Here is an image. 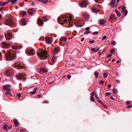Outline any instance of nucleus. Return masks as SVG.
Returning <instances> with one entry per match:
<instances>
[{
	"mask_svg": "<svg viewBox=\"0 0 132 132\" xmlns=\"http://www.w3.org/2000/svg\"><path fill=\"white\" fill-rule=\"evenodd\" d=\"M58 21L61 24L69 23L70 25L71 23H72L77 27H81L82 26L79 22L77 20H72L71 16L70 15L60 17L58 19Z\"/></svg>",
	"mask_w": 132,
	"mask_h": 132,
	"instance_id": "obj_1",
	"label": "nucleus"
},
{
	"mask_svg": "<svg viewBox=\"0 0 132 132\" xmlns=\"http://www.w3.org/2000/svg\"><path fill=\"white\" fill-rule=\"evenodd\" d=\"M5 58L6 61H11L15 59L16 58V54L12 52L7 51L5 55Z\"/></svg>",
	"mask_w": 132,
	"mask_h": 132,
	"instance_id": "obj_2",
	"label": "nucleus"
},
{
	"mask_svg": "<svg viewBox=\"0 0 132 132\" xmlns=\"http://www.w3.org/2000/svg\"><path fill=\"white\" fill-rule=\"evenodd\" d=\"M47 53L46 51L41 50L40 52H38L37 55L39 57H41V59L44 60L47 57Z\"/></svg>",
	"mask_w": 132,
	"mask_h": 132,
	"instance_id": "obj_3",
	"label": "nucleus"
},
{
	"mask_svg": "<svg viewBox=\"0 0 132 132\" xmlns=\"http://www.w3.org/2000/svg\"><path fill=\"white\" fill-rule=\"evenodd\" d=\"M6 24L10 26H15V23L11 19H9L5 21Z\"/></svg>",
	"mask_w": 132,
	"mask_h": 132,
	"instance_id": "obj_4",
	"label": "nucleus"
},
{
	"mask_svg": "<svg viewBox=\"0 0 132 132\" xmlns=\"http://www.w3.org/2000/svg\"><path fill=\"white\" fill-rule=\"evenodd\" d=\"M14 67L20 69H26V67L24 66L23 63L21 62H18L16 63Z\"/></svg>",
	"mask_w": 132,
	"mask_h": 132,
	"instance_id": "obj_5",
	"label": "nucleus"
},
{
	"mask_svg": "<svg viewBox=\"0 0 132 132\" xmlns=\"http://www.w3.org/2000/svg\"><path fill=\"white\" fill-rule=\"evenodd\" d=\"M4 36L6 39L7 40H11L12 37V34L10 32L7 31L5 32Z\"/></svg>",
	"mask_w": 132,
	"mask_h": 132,
	"instance_id": "obj_6",
	"label": "nucleus"
},
{
	"mask_svg": "<svg viewBox=\"0 0 132 132\" xmlns=\"http://www.w3.org/2000/svg\"><path fill=\"white\" fill-rule=\"evenodd\" d=\"M26 53L27 55L31 56L34 55L35 54V52L33 49L30 50L27 49L26 50Z\"/></svg>",
	"mask_w": 132,
	"mask_h": 132,
	"instance_id": "obj_7",
	"label": "nucleus"
},
{
	"mask_svg": "<svg viewBox=\"0 0 132 132\" xmlns=\"http://www.w3.org/2000/svg\"><path fill=\"white\" fill-rule=\"evenodd\" d=\"M25 75L24 74H20L19 75H16V77L19 80H20L22 79H24L25 78Z\"/></svg>",
	"mask_w": 132,
	"mask_h": 132,
	"instance_id": "obj_8",
	"label": "nucleus"
},
{
	"mask_svg": "<svg viewBox=\"0 0 132 132\" xmlns=\"http://www.w3.org/2000/svg\"><path fill=\"white\" fill-rule=\"evenodd\" d=\"M0 46L3 48H8L10 47V45L9 43H6L4 42H2L0 44Z\"/></svg>",
	"mask_w": 132,
	"mask_h": 132,
	"instance_id": "obj_9",
	"label": "nucleus"
},
{
	"mask_svg": "<svg viewBox=\"0 0 132 132\" xmlns=\"http://www.w3.org/2000/svg\"><path fill=\"white\" fill-rule=\"evenodd\" d=\"M51 59H50V61L49 60H48V62L49 64L50 65H53V63L55 62L56 59V57L54 56H52Z\"/></svg>",
	"mask_w": 132,
	"mask_h": 132,
	"instance_id": "obj_10",
	"label": "nucleus"
},
{
	"mask_svg": "<svg viewBox=\"0 0 132 132\" xmlns=\"http://www.w3.org/2000/svg\"><path fill=\"white\" fill-rule=\"evenodd\" d=\"M11 86L10 85H4L3 86V89L4 90H5L8 92H10L11 91V89L9 88Z\"/></svg>",
	"mask_w": 132,
	"mask_h": 132,
	"instance_id": "obj_11",
	"label": "nucleus"
},
{
	"mask_svg": "<svg viewBox=\"0 0 132 132\" xmlns=\"http://www.w3.org/2000/svg\"><path fill=\"white\" fill-rule=\"evenodd\" d=\"M2 128L4 130L6 131H8L9 130L11 129V127L8 126L6 124L4 123L2 125Z\"/></svg>",
	"mask_w": 132,
	"mask_h": 132,
	"instance_id": "obj_12",
	"label": "nucleus"
},
{
	"mask_svg": "<svg viewBox=\"0 0 132 132\" xmlns=\"http://www.w3.org/2000/svg\"><path fill=\"white\" fill-rule=\"evenodd\" d=\"M46 43L48 44H51L52 42V38L51 37L46 36L45 37Z\"/></svg>",
	"mask_w": 132,
	"mask_h": 132,
	"instance_id": "obj_13",
	"label": "nucleus"
},
{
	"mask_svg": "<svg viewBox=\"0 0 132 132\" xmlns=\"http://www.w3.org/2000/svg\"><path fill=\"white\" fill-rule=\"evenodd\" d=\"M13 72L12 70L7 69L5 72V75L6 76H10L13 73Z\"/></svg>",
	"mask_w": 132,
	"mask_h": 132,
	"instance_id": "obj_14",
	"label": "nucleus"
},
{
	"mask_svg": "<svg viewBox=\"0 0 132 132\" xmlns=\"http://www.w3.org/2000/svg\"><path fill=\"white\" fill-rule=\"evenodd\" d=\"M125 7L123 6L122 7L121 9L122 12L125 14V16H126L128 13V11L125 9Z\"/></svg>",
	"mask_w": 132,
	"mask_h": 132,
	"instance_id": "obj_15",
	"label": "nucleus"
},
{
	"mask_svg": "<svg viewBox=\"0 0 132 132\" xmlns=\"http://www.w3.org/2000/svg\"><path fill=\"white\" fill-rule=\"evenodd\" d=\"M26 21L24 19H23L21 20L20 23V24L21 25L24 26L26 25Z\"/></svg>",
	"mask_w": 132,
	"mask_h": 132,
	"instance_id": "obj_16",
	"label": "nucleus"
},
{
	"mask_svg": "<svg viewBox=\"0 0 132 132\" xmlns=\"http://www.w3.org/2000/svg\"><path fill=\"white\" fill-rule=\"evenodd\" d=\"M88 2L87 0H83V7H86L87 6Z\"/></svg>",
	"mask_w": 132,
	"mask_h": 132,
	"instance_id": "obj_17",
	"label": "nucleus"
},
{
	"mask_svg": "<svg viewBox=\"0 0 132 132\" xmlns=\"http://www.w3.org/2000/svg\"><path fill=\"white\" fill-rule=\"evenodd\" d=\"M100 50L99 48H97L96 49L95 48H92L91 49V51L93 52H98Z\"/></svg>",
	"mask_w": 132,
	"mask_h": 132,
	"instance_id": "obj_18",
	"label": "nucleus"
},
{
	"mask_svg": "<svg viewBox=\"0 0 132 132\" xmlns=\"http://www.w3.org/2000/svg\"><path fill=\"white\" fill-rule=\"evenodd\" d=\"M38 22L39 25H41L44 23L42 20L40 18H39L38 19Z\"/></svg>",
	"mask_w": 132,
	"mask_h": 132,
	"instance_id": "obj_19",
	"label": "nucleus"
},
{
	"mask_svg": "<svg viewBox=\"0 0 132 132\" xmlns=\"http://www.w3.org/2000/svg\"><path fill=\"white\" fill-rule=\"evenodd\" d=\"M29 14H32L34 12L33 9L32 8L29 9L27 10Z\"/></svg>",
	"mask_w": 132,
	"mask_h": 132,
	"instance_id": "obj_20",
	"label": "nucleus"
},
{
	"mask_svg": "<svg viewBox=\"0 0 132 132\" xmlns=\"http://www.w3.org/2000/svg\"><path fill=\"white\" fill-rule=\"evenodd\" d=\"M40 71L42 72H47L48 70H47L44 68H41L40 69Z\"/></svg>",
	"mask_w": 132,
	"mask_h": 132,
	"instance_id": "obj_21",
	"label": "nucleus"
},
{
	"mask_svg": "<svg viewBox=\"0 0 132 132\" xmlns=\"http://www.w3.org/2000/svg\"><path fill=\"white\" fill-rule=\"evenodd\" d=\"M115 12L117 14V16L118 17L120 16L121 15V13L118 11L117 10H115Z\"/></svg>",
	"mask_w": 132,
	"mask_h": 132,
	"instance_id": "obj_22",
	"label": "nucleus"
},
{
	"mask_svg": "<svg viewBox=\"0 0 132 132\" xmlns=\"http://www.w3.org/2000/svg\"><path fill=\"white\" fill-rule=\"evenodd\" d=\"M83 17L86 19H88L89 18V15L87 13H84L83 14Z\"/></svg>",
	"mask_w": 132,
	"mask_h": 132,
	"instance_id": "obj_23",
	"label": "nucleus"
},
{
	"mask_svg": "<svg viewBox=\"0 0 132 132\" xmlns=\"http://www.w3.org/2000/svg\"><path fill=\"white\" fill-rule=\"evenodd\" d=\"M106 22V21L104 20H102L100 21V23L101 25H104L105 24V23Z\"/></svg>",
	"mask_w": 132,
	"mask_h": 132,
	"instance_id": "obj_24",
	"label": "nucleus"
},
{
	"mask_svg": "<svg viewBox=\"0 0 132 132\" xmlns=\"http://www.w3.org/2000/svg\"><path fill=\"white\" fill-rule=\"evenodd\" d=\"M14 122L15 125V127H16L18 126L19 123L18 121L16 120H14Z\"/></svg>",
	"mask_w": 132,
	"mask_h": 132,
	"instance_id": "obj_25",
	"label": "nucleus"
},
{
	"mask_svg": "<svg viewBox=\"0 0 132 132\" xmlns=\"http://www.w3.org/2000/svg\"><path fill=\"white\" fill-rule=\"evenodd\" d=\"M37 89V87L35 88L32 91L30 92V93L32 94H34L36 92V91Z\"/></svg>",
	"mask_w": 132,
	"mask_h": 132,
	"instance_id": "obj_26",
	"label": "nucleus"
},
{
	"mask_svg": "<svg viewBox=\"0 0 132 132\" xmlns=\"http://www.w3.org/2000/svg\"><path fill=\"white\" fill-rule=\"evenodd\" d=\"M7 3V2H3L0 1V6H4Z\"/></svg>",
	"mask_w": 132,
	"mask_h": 132,
	"instance_id": "obj_27",
	"label": "nucleus"
},
{
	"mask_svg": "<svg viewBox=\"0 0 132 132\" xmlns=\"http://www.w3.org/2000/svg\"><path fill=\"white\" fill-rule=\"evenodd\" d=\"M59 47L55 48L54 49L55 53H57L59 52Z\"/></svg>",
	"mask_w": 132,
	"mask_h": 132,
	"instance_id": "obj_28",
	"label": "nucleus"
},
{
	"mask_svg": "<svg viewBox=\"0 0 132 132\" xmlns=\"http://www.w3.org/2000/svg\"><path fill=\"white\" fill-rule=\"evenodd\" d=\"M38 1L39 2H40L43 3L44 4H46L48 2V0H38Z\"/></svg>",
	"mask_w": 132,
	"mask_h": 132,
	"instance_id": "obj_29",
	"label": "nucleus"
},
{
	"mask_svg": "<svg viewBox=\"0 0 132 132\" xmlns=\"http://www.w3.org/2000/svg\"><path fill=\"white\" fill-rule=\"evenodd\" d=\"M99 74V73L97 71H95L94 73V75L95 76V78L98 77Z\"/></svg>",
	"mask_w": 132,
	"mask_h": 132,
	"instance_id": "obj_30",
	"label": "nucleus"
},
{
	"mask_svg": "<svg viewBox=\"0 0 132 132\" xmlns=\"http://www.w3.org/2000/svg\"><path fill=\"white\" fill-rule=\"evenodd\" d=\"M65 42H63V41H61V40H60L59 45L60 46H63L64 45V43Z\"/></svg>",
	"mask_w": 132,
	"mask_h": 132,
	"instance_id": "obj_31",
	"label": "nucleus"
},
{
	"mask_svg": "<svg viewBox=\"0 0 132 132\" xmlns=\"http://www.w3.org/2000/svg\"><path fill=\"white\" fill-rule=\"evenodd\" d=\"M115 17V15L113 14H112L110 16L109 18V20H111L113 19V18Z\"/></svg>",
	"mask_w": 132,
	"mask_h": 132,
	"instance_id": "obj_32",
	"label": "nucleus"
},
{
	"mask_svg": "<svg viewBox=\"0 0 132 132\" xmlns=\"http://www.w3.org/2000/svg\"><path fill=\"white\" fill-rule=\"evenodd\" d=\"M67 38H66L64 37H63L61 38L60 39V40H61V41H63V42H65L66 40V39H67Z\"/></svg>",
	"mask_w": 132,
	"mask_h": 132,
	"instance_id": "obj_33",
	"label": "nucleus"
},
{
	"mask_svg": "<svg viewBox=\"0 0 132 132\" xmlns=\"http://www.w3.org/2000/svg\"><path fill=\"white\" fill-rule=\"evenodd\" d=\"M112 91L113 92V93L114 94H116L118 93V90L117 89H112Z\"/></svg>",
	"mask_w": 132,
	"mask_h": 132,
	"instance_id": "obj_34",
	"label": "nucleus"
},
{
	"mask_svg": "<svg viewBox=\"0 0 132 132\" xmlns=\"http://www.w3.org/2000/svg\"><path fill=\"white\" fill-rule=\"evenodd\" d=\"M26 13V12L24 11H21L20 12V14H21V15H25Z\"/></svg>",
	"mask_w": 132,
	"mask_h": 132,
	"instance_id": "obj_35",
	"label": "nucleus"
},
{
	"mask_svg": "<svg viewBox=\"0 0 132 132\" xmlns=\"http://www.w3.org/2000/svg\"><path fill=\"white\" fill-rule=\"evenodd\" d=\"M115 2V0H112V1L110 2V5H113L114 4Z\"/></svg>",
	"mask_w": 132,
	"mask_h": 132,
	"instance_id": "obj_36",
	"label": "nucleus"
},
{
	"mask_svg": "<svg viewBox=\"0 0 132 132\" xmlns=\"http://www.w3.org/2000/svg\"><path fill=\"white\" fill-rule=\"evenodd\" d=\"M17 1V0H10V2L12 3V4L15 3Z\"/></svg>",
	"mask_w": 132,
	"mask_h": 132,
	"instance_id": "obj_37",
	"label": "nucleus"
},
{
	"mask_svg": "<svg viewBox=\"0 0 132 132\" xmlns=\"http://www.w3.org/2000/svg\"><path fill=\"white\" fill-rule=\"evenodd\" d=\"M90 99L91 101L93 102H94L95 100V99L94 97L93 96H91L90 97Z\"/></svg>",
	"mask_w": 132,
	"mask_h": 132,
	"instance_id": "obj_38",
	"label": "nucleus"
},
{
	"mask_svg": "<svg viewBox=\"0 0 132 132\" xmlns=\"http://www.w3.org/2000/svg\"><path fill=\"white\" fill-rule=\"evenodd\" d=\"M12 48L14 50L17 49H18L17 46L14 45L12 46Z\"/></svg>",
	"mask_w": 132,
	"mask_h": 132,
	"instance_id": "obj_39",
	"label": "nucleus"
},
{
	"mask_svg": "<svg viewBox=\"0 0 132 132\" xmlns=\"http://www.w3.org/2000/svg\"><path fill=\"white\" fill-rule=\"evenodd\" d=\"M115 52V50L113 49H111L110 51V52L111 54Z\"/></svg>",
	"mask_w": 132,
	"mask_h": 132,
	"instance_id": "obj_40",
	"label": "nucleus"
},
{
	"mask_svg": "<svg viewBox=\"0 0 132 132\" xmlns=\"http://www.w3.org/2000/svg\"><path fill=\"white\" fill-rule=\"evenodd\" d=\"M43 19L44 21L45 22H46L47 20L46 16H44L43 17Z\"/></svg>",
	"mask_w": 132,
	"mask_h": 132,
	"instance_id": "obj_41",
	"label": "nucleus"
},
{
	"mask_svg": "<svg viewBox=\"0 0 132 132\" xmlns=\"http://www.w3.org/2000/svg\"><path fill=\"white\" fill-rule=\"evenodd\" d=\"M116 42L115 41H112V42L111 44L113 46L115 45L116 44Z\"/></svg>",
	"mask_w": 132,
	"mask_h": 132,
	"instance_id": "obj_42",
	"label": "nucleus"
},
{
	"mask_svg": "<svg viewBox=\"0 0 132 132\" xmlns=\"http://www.w3.org/2000/svg\"><path fill=\"white\" fill-rule=\"evenodd\" d=\"M108 75V74L107 73H105L103 75L104 77V78H106Z\"/></svg>",
	"mask_w": 132,
	"mask_h": 132,
	"instance_id": "obj_43",
	"label": "nucleus"
},
{
	"mask_svg": "<svg viewBox=\"0 0 132 132\" xmlns=\"http://www.w3.org/2000/svg\"><path fill=\"white\" fill-rule=\"evenodd\" d=\"M91 33V32L90 31H86L84 32V34L86 35L88 34L89 33Z\"/></svg>",
	"mask_w": 132,
	"mask_h": 132,
	"instance_id": "obj_44",
	"label": "nucleus"
},
{
	"mask_svg": "<svg viewBox=\"0 0 132 132\" xmlns=\"http://www.w3.org/2000/svg\"><path fill=\"white\" fill-rule=\"evenodd\" d=\"M11 93L9 92H6V95H11Z\"/></svg>",
	"mask_w": 132,
	"mask_h": 132,
	"instance_id": "obj_45",
	"label": "nucleus"
},
{
	"mask_svg": "<svg viewBox=\"0 0 132 132\" xmlns=\"http://www.w3.org/2000/svg\"><path fill=\"white\" fill-rule=\"evenodd\" d=\"M95 41L94 40H92L90 41H89L88 42L90 44H92L93 43H94L95 42Z\"/></svg>",
	"mask_w": 132,
	"mask_h": 132,
	"instance_id": "obj_46",
	"label": "nucleus"
},
{
	"mask_svg": "<svg viewBox=\"0 0 132 132\" xmlns=\"http://www.w3.org/2000/svg\"><path fill=\"white\" fill-rule=\"evenodd\" d=\"M79 4L81 7L82 6V2L80 1L79 2Z\"/></svg>",
	"mask_w": 132,
	"mask_h": 132,
	"instance_id": "obj_47",
	"label": "nucleus"
},
{
	"mask_svg": "<svg viewBox=\"0 0 132 132\" xmlns=\"http://www.w3.org/2000/svg\"><path fill=\"white\" fill-rule=\"evenodd\" d=\"M67 77L69 79H70L71 77V76L70 75H67Z\"/></svg>",
	"mask_w": 132,
	"mask_h": 132,
	"instance_id": "obj_48",
	"label": "nucleus"
},
{
	"mask_svg": "<svg viewBox=\"0 0 132 132\" xmlns=\"http://www.w3.org/2000/svg\"><path fill=\"white\" fill-rule=\"evenodd\" d=\"M111 94V93L110 92H107L105 94V95L106 96H108L110 95Z\"/></svg>",
	"mask_w": 132,
	"mask_h": 132,
	"instance_id": "obj_49",
	"label": "nucleus"
},
{
	"mask_svg": "<svg viewBox=\"0 0 132 132\" xmlns=\"http://www.w3.org/2000/svg\"><path fill=\"white\" fill-rule=\"evenodd\" d=\"M90 29V28L89 27H86L85 28V30L86 31H89V30Z\"/></svg>",
	"mask_w": 132,
	"mask_h": 132,
	"instance_id": "obj_50",
	"label": "nucleus"
},
{
	"mask_svg": "<svg viewBox=\"0 0 132 132\" xmlns=\"http://www.w3.org/2000/svg\"><path fill=\"white\" fill-rule=\"evenodd\" d=\"M106 36L105 35H104L103 37L102 38V40H104V39H105L106 38Z\"/></svg>",
	"mask_w": 132,
	"mask_h": 132,
	"instance_id": "obj_51",
	"label": "nucleus"
},
{
	"mask_svg": "<svg viewBox=\"0 0 132 132\" xmlns=\"http://www.w3.org/2000/svg\"><path fill=\"white\" fill-rule=\"evenodd\" d=\"M100 83L102 84V86H103L104 85V82L102 80H101L100 81Z\"/></svg>",
	"mask_w": 132,
	"mask_h": 132,
	"instance_id": "obj_52",
	"label": "nucleus"
},
{
	"mask_svg": "<svg viewBox=\"0 0 132 132\" xmlns=\"http://www.w3.org/2000/svg\"><path fill=\"white\" fill-rule=\"evenodd\" d=\"M98 33V31H95L93 32V34L94 35H96Z\"/></svg>",
	"mask_w": 132,
	"mask_h": 132,
	"instance_id": "obj_53",
	"label": "nucleus"
},
{
	"mask_svg": "<svg viewBox=\"0 0 132 132\" xmlns=\"http://www.w3.org/2000/svg\"><path fill=\"white\" fill-rule=\"evenodd\" d=\"M91 96H93V97L95 95V92L94 91L93 92L91 93Z\"/></svg>",
	"mask_w": 132,
	"mask_h": 132,
	"instance_id": "obj_54",
	"label": "nucleus"
},
{
	"mask_svg": "<svg viewBox=\"0 0 132 132\" xmlns=\"http://www.w3.org/2000/svg\"><path fill=\"white\" fill-rule=\"evenodd\" d=\"M98 103H100V104H103V103L100 100H99L98 101Z\"/></svg>",
	"mask_w": 132,
	"mask_h": 132,
	"instance_id": "obj_55",
	"label": "nucleus"
},
{
	"mask_svg": "<svg viewBox=\"0 0 132 132\" xmlns=\"http://www.w3.org/2000/svg\"><path fill=\"white\" fill-rule=\"evenodd\" d=\"M103 107L105 108L106 109L108 108L107 106L104 104H103Z\"/></svg>",
	"mask_w": 132,
	"mask_h": 132,
	"instance_id": "obj_56",
	"label": "nucleus"
},
{
	"mask_svg": "<svg viewBox=\"0 0 132 132\" xmlns=\"http://www.w3.org/2000/svg\"><path fill=\"white\" fill-rule=\"evenodd\" d=\"M43 103H48V102L47 101H43Z\"/></svg>",
	"mask_w": 132,
	"mask_h": 132,
	"instance_id": "obj_57",
	"label": "nucleus"
},
{
	"mask_svg": "<svg viewBox=\"0 0 132 132\" xmlns=\"http://www.w3.org/2000/svg\"><path fill=\"white\" fill-rule=\"evenodd\" d=\"M116 81L118 84H119L120 83V81L118 79H116Z\"/></svg>",
	"mask_w": 132,
	"mask_h": 132,
	"instance_id": "obj_58",
	"label": "nucleus"
},
{
	"mask_svg": "<svg viewBox=\"0 0 132 132\" xmlns=\"http://www.w3.org/2000/svg\"><path fill=\"white\" fill-rule=\"evenodd\" d=\"M17 96H18L20 97H21V94L20 93H19V94H18V95H17Z\"/></svg>",
	"mask_w": 132,
	"mask_h": 132,
	"instance_id": "obj_59",
	"label": "nucleus"
},
{
	"mask_svg": "<svg viewBox=\"0 0 132 132\" xmlns=\"http://www.w3.org/2000/svg\"><path fill=\"white\" fill-rule=\"evenodd\" d=\"M132 106V105H129L128 106L127 108H131Z\"/></svg>",
	"mask_w": 132,
	"mask_h": 132,
	"instance_id": "obj_60",
	"label": "nucleus"
},
{
	"mask_svg": "<svg viewBox=\"0 0 132 132\" xmlns=\"http://www.w3.org/2000/svg\"><path fill=\"white\" fill-rule=\"evenodd\" d=\"M95 96L96 97V98L97 99H99V97L97 96V95L95 94Z\"/></svg>",
	"mask_w": 132,
	"mask_h": 132,
	"instance_id": "obj_61",
	"label": "nucleus"
},
{
	"mask_svg": "<svg viewBox=\"0 0 132 132\" xmlns=\"http://www.w3.org/2000/svg\"><path fill=\"white\" fill-rule=\"evenodd\" d=\"M110 99L112 100H114V98H113V96H111L110 97Z\"/></svg>",
	"mask_w": 132,
	"mask_h": 132,
	"instance_id": "obj_62",
	"label": "nucleus"
},
{
	"mask_svg": "<svg viewBox=\"0 0 132 132\" xmlns=\"http://www.w3.org/2000/svg\"><path fill=\"white\" fill-rule=\"evenodd\" d=\"M112 56V55L111 54H109L108 55V57H110Z\"/></svg>",
	"mask_w": 132,
	"mask_h": 132,
	"instance_id": "obj_63",
	"label": "nucleus"
},
{
	"mask_svg": "<svg viewBox=\"0 0 132 132\" xmlns=\"http://www.w3.org/2000/svg\"><path fill=\"white\" fill-rule=\"evenodd\" d=\"M111 84H109L108 85V87L109 88H111Z\"/></svg>",
	"mask_w": 132,
	"mask_h": 132,
	"instance_id": "obj_64",
	"label": "nucleus"
}]
</instances>
